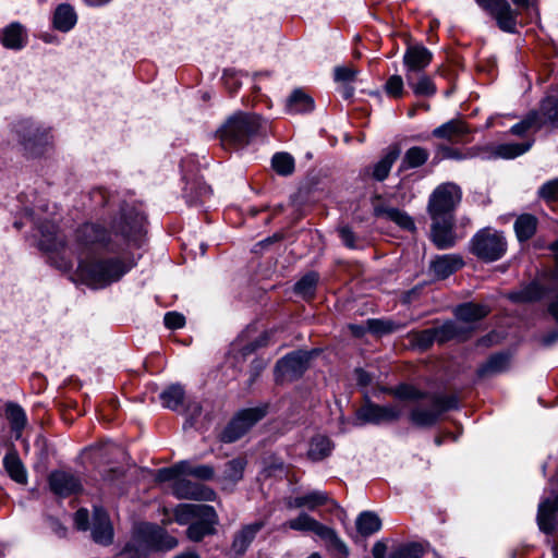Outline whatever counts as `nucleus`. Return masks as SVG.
Wrapping results in <instances>:
<instances>
[{
    "instance_id": "obj_10",
    "label": "nucleus",
    "mask_w": 558,
    "mask_h": 558,
    "mask_svg": "<svg viewBox=\"0 0 558 558\" xmlns=\"http://www.w3.org/2000/svg\"><path fill=\"white\" fill-rule=\"evenodd\" d=\"M477 5L493 16L498 27L506 33H515L518 12L507 0H474Z\"/></svg>"
},
{
    "instance_id": "obj_59",
    "label": "nucleus",
    "mask_w": 558,
    "mask_h": 558,
    "mask_svg": "<svg viewBox=\"0 0 558 558\" xmlns=\"http://www.w3.org/2000/svg\"><path fill=\"white\" fill-rule=\"evenodd\" d=\"M89 514L86 509H80L74 515V523L77 530L86 531L88 529Z\"/></svg>"
},
{
    "instance_id": "obj_63",
    "label": "nucleus",
    "mask_w": 558,
    "mask_h": 558,
    "mask_svg": "<svg viewBox=\"0 0 558 558\" xmlns=\"http://www.w3.org/2000/svg\"><path fill=\"white\" fill-rule=\"evenodd\" d=\"M551 251L554 252L555 259H556V269L553 275V281L555 284V290L558 294V240L551 244Z\"/></svg>"
},
{
    "instance_id": "obj_2",
    "label": "nucleus",
    "mask_w": 558,
    "mask_h": 558,
    "mask_svg": "<svg viewBox=\"0 0 558 558\" xmlns=\"http://www.w3.org/2000/svg\"><path fill=\"white\" fill-rule=\"evenodd\" d=\"M178 545V541L167 534V532L150 523L140 524L131 541L123 548V554L128 558H143L150 550L172 549Z\"/></svg>"
},
{
    "instance_id": "obj_14",
    "label": "nucleus",
    "mask_w": 558,
    "mask_h": 558,
    "mask_svg": "<svg viewBox=\"0 0 558 558\" xmlns=\"http://www.w3.org/2000/svg\"><path fill=\"white\" fill-rule=\"evenodd\" d=\"M173 494L179 499L214 501L216 493L202 484L185 478H178L173 484Z\"/></svg>"
},
{
    "instance_id": "obj_32",
    "label": "nucleus",
    "mask_w": 558,
    "mask_h": 558,
    "mask_svg": "<svg viewBox=\"0 0 558 558\" xmlns=\"http://www.w3.org/2000/svg\"><path fill=\"white\" fill-rule=\"evenodd\" d=\"M428 157L429 153L426 148L413 146L404 153L399 166V171L418 168L428 160Z\"/></svg>"
},
{
    "instance_id": "obj_18",
    "label": "nucleus",
    "mask_w": 558,
    "mask_h": 558,
    "mask_svg": "<svg viewBox=\"0 0 558 558\" xmlns=\"http://www.w3.org/2000/svg\"><path fill=\"white\" fill-rule=\"evenodd\" d=\"M92 536L96 543L101 545L112 543L113 527L107 512L102 508H94Z\"/></svg>"
},
{
    "instance_id": "obj_27",
    "label": "nucleus",
    "mask_w": 558,
    "mask_h": 558,
    "mask_svg": "<svg viewBox=\"0 0 558 558\" xmlns=\"http://www.w3.org/2000/svg\"><path fill=\"white\" fill-rule=\"evenodd\" d=\"M463 266V262L456 255L438 256L432 262L430 269L435 277L445 279Z\"/></svg>"
},
{
    "instance_id": "obj_22",
    "label": "nucleus",
    "mask_w": 558,
    "mask_h": 558,
    "mask_svg": "<svg viewBox=\"0 0 558 558\" xmlns=\"http://www.w3.org/2000/svg\"><path fill=\"white\" fill-rule=\"evenodd\" d=\"M488 313L489 308L486 305L472 302L461 304L454 310L457 320L461 323V325L470 327L471 330L473 329L471 325L484 318Z\"/></svg>"
},
{
    "instance_id": "obj_57",
    "label": "nucleus",
    "mask_w": 558,
    "mask_h": 558,
    "mask_svg": "<svg viewBox=\"0 0 558 558\" xmlns=\"http://www.w3.org/2000/svg\"><path fill=\"white\" fill-rule=\"evenodd\" d=\"M163 320H165V325L169 329H178V328L183 327L185 324V317L178 312H168L165 315Z\"/></svg>"
},
{
    "instance_id": "obj_53",
    "label": "nucleus",
    "mask_w": 558,
    "mask_h": 558,
    "mask_svg": "<svg viewBox=\"0 0 558 558\" xmlns=\"http://www.w3.org/2000/svg\"><path fill=\"white\" fill-rule=\"evenodd\" d=\"M186 465L182 462H179L170 468L160 469L158 471L157 478L160 482H167L172 480H178L180 475H183L182 470H184Z\"/></svg>"
},
{
    "instance_id": "obj_21",
    "label": "nucleus",
    "mask_w": 558,
    "mask_h": 558,
    "mask_svg": "<svg viewBox=\"0 0 558 558\" xmlns=\"http://www.w3.org/2000/svg\"><path fill=\"white\" fill-rule=\"evenodd\" d=\"M264 525L265 523L263 521H256L242 526V529L234 534L231 550L236 556H243Z\"/></svg>"
},
{
    "instance_id": "obj_58",
    "label": "nucleus",
    "mask_w": 558,
    "mask_h": 558,
    "mask_svg": "<svg viewBox=\"0 0 558 558\" xmlns=\"http://www.w3.org/2000/svg\"><path fill=\"white\" fill-rule=\"evenodd\" d=\"M339 236L343 244L349 248H356L355 236L352 230L344 226L338 229Z\"/></svg>"
},
{
    "instance_id": "obj_40",
    "label": "nucleus",
    "mask_w": 558,
    "mask_h": 558,
    "mask_svg": "<svg viewBox=\"0 0 558 558\" xmlns=\"http://www.w3.org/2000/svg\"><path fill=\"white\" fill-rule=\"evenodd\" d=\"M545 294V290L538 282H532L521 290L512 292L510 299L514 302H534L542 299Z\"/></svg>"
},
{
    "instance_id": "obj_17",
    "label": "nucleus",
    "mask_w": 558,
    "mask_h": 558,
    "mask_svg": "<svg viewBox=\"0 0 558 558\" xmlns=\"http://www.w3.org/2000/svg\"><path fill=\"white\" fill-rule=\"evenodd\" d=\"M48 481L50 489L60 497H68L82 488L80 480L65 471L51 472Z\"/></svg>"
},
{
    "instance_id": "obj_28",
    "label": "nucleus",
    "mask_w": 558,
    "mask_h": 558,
    "mask_svg": "<svg viewBox=\"0 0 558 558\" xmlns=\"http://www.w3.org/2000/svg\"><path fill=\"white\" fill-rule=\"evenodd\" d=\"M405 81L413 94L418 97H432L436 94L437 87L430 76L424 73L407 75Z\"/></svg>"
},
{
    "instance_id": "obj_31",
    "label": "nucleus",
    "mask_w": 558,
    "mask_h": 558,
    "mask_svg": "<svg viewBox=\"0 0 558 558\" xmlns=\"http://www.w3.org/2000/svg\"><path fill=\"white\" fill-rule=\"evenodd\" d=\"M314 109V100L301 89H295L287 100V112L291 114L306 113Z\"/></svg>"
},
{
    "instance_id": "obj_43",
    "label": "nucleus",
    "mask_w": 558,
    "mask_h": 558,
    "mask_svg": "<svg viewBox=\"0 0 558 558\" xmlns=\"http://www.w3.org/2000/svg\"><path fill=\"white\" fill-rule=\"evenodd\" d=\"M543 126V123L539 121L538 112L537 111H531L525 119L520 121L519 123L514 124L510 132L513 135L521 136L524 133H526L529 130H539Z\"/></svg>"
},
{
    "instance_id": "obj_56",
    "label": "nucleus",
    "mask_w": 558,
    "mask_h": 558,
    "mask_svg": "<svg viewBox=\"0 0 558 558\" xmlns=\"http://www.w3.org/2000/svg\"><path fill=\"white\" fill-rule=\"evenodd\" d=\"M395 396L400 399H420L423 395L413 386L400 385L395 390Z\"/></svg>"
},
{
    "instance_id": "obj_60",
    "label": "nucleus",
    "mask_w": 558,
    "mask_h": 558,
    "mask_svg": "<svg viewBox=\"0 0 558 558\" xmlns=\"http://www.w3.org/2000/svg\"><path fill=\"white\" fill-rule=\"evenodd\" d=\"M433 331H435V328L423 330L418 335V341L422 345H429L436 341V335L432 333Z\"/></svg>"
},
{
    "instance_id": "obj_11",
    "label": "nucleus",
    "mask_w": 558,
    "mask_h": 558,
    "mask_svg": "<svg viewBox=\"0 0 558 558\" xmlns=\"http://www.w3.org/2000/svg\"><path fill=\"white\" fill-rule=\"evenodd\" d=\"M310 356L311 354L305 351H296L287 354L276 364V380L282 383L300 377L307 368Z\"/></svg>"
},
{
    "instance_id": "obj_19",
    "label": "nucleus",
    "mask_w": 558,
    "mask_h": 558,
    "mask_svg": "<svg viewBox=\"0 0 558 558\" xmlns=\"http://www.w3.org/2000/svg\"><path fill=\"white\" fill-rule=\"evenodd\" d=\"M211 514L205 512L197 520L192 522L187 530L186 535L192 542H201L204 537L213 535L216 532L215 526L218 523V515L214 507H211Z\"/></svg>"
},
{
    "instance_id": "obj_64",
    "label": "nucleus",
    "mask_w": 558,
    "mask_h": 558,
    "mask_svg": "<svg viewBox=\"0 0 558 558\" xmlns=\"http://www.w3.org/2000/svg\"><path fill=\"white\" fill-rule=\"evenodd\" d=\"M287 507L289 509H300V508H305V502H304V495L303 496H298L295 498H291L287 501Z\"/></svg>"
},
{
    "instance_id": "obj_34",
    "label": "nucleus",
    "mask_w": 558,
    "mask_h": 558,
    "mask_svg": "<svg viewBox=\"0 0 558 558\" xmlns=\"http://www.w3.org/2000/svg\"><path fill=\"white\" fill-rule=\"evenodd\" d=\"M537 229V219L531 214L519 216L514 222V231L520 242L531 239Z\"/></svg>"
},
{
    "instance_id": "obj_62",
    "label": "nucleus",
    "mask_w": 558,
    "mask_h": 558,
    "mask_svg": "<svg viewBox=\"0 0 558 558\" xmlns=\"http://www.w3.org/2000/svg\"><path fill=\"white\" fill-rule=\"evenodd\" d=\"M387 546L383 542H377L373 546L372 554L374 558H387L386 557ZM390 558V556L388 557Z\"/></svg>"
},
{
    "instance_id": "obj_35",
    "label": "nucleus",
    "mask_w": 558,
    "mask_h": 558,
    "mask_svg": "<svg viewBox=\"0 0 558 558\" xmlns=\"http://www.w3.org/2000/svg\"><path fill=\"white\" fill-rule=\"evenodd\" d=\"M376 214L388 220L393 221L399 227L405 230H414L415 225L413 219L403 210L395 207H379Z\"/></svg>"
},
{
    "instance_id": "obj_48",
    "label": "nucleus",
    "mask_w": 558,
    "mask_h": 558,
    "mask_svg": "<svg viewBox=\"0 0 558 558\" xmlns=\"http://www.w3.org/2000/svg\"><path fill=\"white\" fill-rule=\"evenodd\" d=\"M366 324L371 332L379 336L393 332L397 329V325L391 320L368 319Z\"/></svg>"
},
{
    "instance_id": "obj_12",
    "label": "nucleus",
    "mask_w": 558,
    "mask_h": 558,
    "mask_svg": "<svg viewBox=\"0 0 558 558\" xmlns=\"http://www.w3.org/2000/svg\"><path fill=\"white\" fill-rule=\"evenodd\" d=\"M433 53L423 45L408 46L403 54V65L407 75H416L424 73V70L430 64Z\"/></svg>"
},
{
    "instance_id": "obj_55",
    "label": "nucleus",
    "mask_w": 558,
    "mask_h": 558,
    "mask_svg": "<svg viewBox=\"0 0 558 558\" xmlns=\"http://www.w3.org/2000/svg\"><path fill=\"white\" fill-rule=\"evenodd\" d=\"M357 71L352 66H338L335 69V80L337 82L350 83L356 77Z\"/></svg>"
},
{
    "instance_id": "obj_5",
    "label": "nucleus",
    "mask_w": 558,
    "mask_h": 558,
    "mask_svg": "<svg viewBox=\"0 0 558 558\" xmlns=\"http://www.w3.org/2000/svg\"><path fill=\"white\" fill-rule=\"evenodd\" d=\"M461 196V189L454 183L448 182L437 186L428 199L427 211L430 219L453 218Z\"/></svg>"
},
{
    "instance_id": "obj_45",
    "label": "nucleus",
    "mask_w": 558,
    "mask_h": 558,
    "mask_svg": "<svg viewBox=\"0 0 558 558\" xmlns=\"http://www.w3.org/2000/svg\"><path fill=\"white\" fill-rule=\"evenodd\" d=\"M318 281L315 272H310L302 277L294 286V291L303 298H310L314 294Z\"/></svg>"
},
{
    "instance_id": "obj_13",
    "label": "nucleus",
    "mask_w": 558,
    "mask_h": 558,
    "mask_svg": "<svg viewBox=\"0 0 558 558\" xmlns=\"http://www.w3.org/2000/svg\"><path fill=\"white\" fill-rule=\"evenodd\" d=\"M533 145V141L524 143H504L498 145L478 146L483 159H512L526 153Z\"/></svg>"
},
{
    "instance_id": "obj_8",
    "label": "nucleus",
    "mask_w": 558,
    "mask_h": 558,
    "mask_svg": "<svg viewBox=\"0 0 558 558\" xmlns=\"http://www.w3.org/2000/svg\"><path fill=\"white\" fill-rule=\"evenodd\" d=\"M267 413V407H255L239 411L227 425L221 435L225 442H233L260 421Z\"/></svg>"
},
{
    "instance_id": "obj_61",
    "label": "nucleus",
    "mask_w": 558,
    "mask_h": 558,
    "mask_svg": "<svg viewBox=\"0 0 558 558\" xmlns=\"http://www.w3.org/2000/svg\"><path fill=\"white\" fill-rule=\"evenodd\" d=\"M186 413H187L190 420H195L202 413L201 404L196 401L189 402V404L186 407Z\"/></svg>"
},
{
    "instance_id": "obj_29",
    "label": "nucleus",
    "mask_w": 558,
    "mask_h": 558,
    "mask_svg": "<svg viewBox=\"0 0 558 558\" xmlns=\"http://www.w3.org/2000/svg\"><path fill=\"white\" fill-rule=\"evenodd\" d=\"M27 41V34L24 27L19 23L8 25L1 36V43L9 49H22Z\"/></svg>"
},
{
    "instance_id": "obj_50",
    "label": "nucleus",
    "mask_w": 558,
    "mask_h": 558,
    "mask_svg": "<svg viewBox=\"0 0 558 558\" xmlns=\"http://www.w3.org/2000/svg\"><path fill=\"white\" fill-rule=\"evenodd\" d=\"M442 155L445 158L448 159H454V160H462L468 158H475L480 157L482 158V150H478V147H472L466 150V153L462 154L457 149L450 148V147H444Z\"/></svg>"
},
{
    "instance_id": "obj_3",
    "label": "nucleus",
    "mask_w": 558,
    "mask_h": 558,
    "mask_svg": "<svg viewBox=\"0 0 558 558\" xmlns=\"http://www.w3.org/2000/svg\"><path fill=\"white\" fill-rule=\"evenodd\" d=\"M267 122L255 113L236 112L219 130L225 147L246 146L266 126Z\"/></svg>"
},
{
    "instance_id": "obj_41",
    "label": "nucleus",
    "mask_w": 558,
    "mask_h": 558,
    "mask_svg": "<svg viewBox=\"0 0 558 558\" xmlns=\"http://www.w3.org/2000/svg\"><path fill=\"white\" fill-rule=\"evenodd\" d=\"M5 413L10 421L12 430L16 434V437H20L27 423L25 411L16 403H8Z\"/></svg>"
},
{
    "instance_id": "obj_38",
    "label": "nucleus",
    "mask_w": 558,
    "mask_h": 558,
    "mask_svg": "<svg viewBox=\"0 0 558 558\" xmlns=\"http://www.w3.org/2000/svg\"><path fill=\"white\" fill-rule=\"evenodd\" d=\"M381 527L379 517L372 511L362 512L356 519V529L363 536H369Z\"/></svg>"
},
{
    "instance_id": "obj_44",
    "label": "nucleus",
    "mask_w": 558,
    "mask_h": 558,
    "mask_svg": "<svg viewBox=\"0 0 558 558\" xmlns=\"http://www.w3.org/2000/svg\"><path fill=\"white\" fill-rule=\"evenodd\" d=\"M275 171L280 175H289L294 170V159L288 153H277L271 159Z\"/></svg>"
},
{
    "instance_id": "obj_24",
    "label": "nucleus",
    "mask_w": 558,
    "mask_h": 558,
    "mask_svg": "<svg viewBox=\"0 0 558 558\" xmlns=\"http://www.w3.org/2000/svg\"><path fill=\"white\" fill-rule=\"evenodd\" d=\"M470 327L461 325L458 320H448L439 327H435V331L432 333L436 335V342L442 343L449 340H464L469 332Z\"/></svg>"
},
{
    "instance_id": "obj_7",
    "label": "nucleus",
    "mask_w": 558,
    "mask_h": 558,
    "mask_svg": "<svg viewBox=\"0 0 558 558\" xmlns=\"http://www.w3.org/2000/svg\"><path fill=\"white\" fill-rule=\"evenodd\" d=\"M291 529L298 532H313L322 539L328 542L339 550H345L347 547L343 542L338 537L336 531L306 512H301L296 518L291 519L282 524V529Z\"/></svg>"
},
{
    "instance_id": "obj_16",
    "label": "nucleus",
    "mask_w": 558,
    "mask_h": 558,
    "mask_svg": "<svg viewBox=\"0 0 558 558\" xmlns=\"http://www.w3.org/2000/svg\"><path fill=\"white\" fill-rule=\"evenodd\" d=\"M430 236L439 250L454 246L457 236L453 232V218L432 219Z\"/></svg>"
},
{
    "instance_id": "obj_1",
    "label": "nucleus",
    "mask_w": 558,
    "mask_h": 558,
    "mask_svg": "<svg viewBox=\"0 0 558 558\" xmlns=\"http://www.w3.org/2000/svg\"><path fill=\"white\" fill-rule=\"evenodd\" d=\"M145 216L133 207L121 208L107 230L99 223H84L75 231V241L68 245L54 223L39 226L38 247L48 254L52 265L63 271L77 262L82 280L93 288H104L120 280L134 265L133 258L96 259L102 252L124 253L140 246L144 233Z\"/></svg>"
},
{
    "instance_id": "obj_23",
    "label": "nucleus",
    "mask_w": 558,
    "mask_h": 558,
    "mask_svg": "<svg viewBox=\"0 0 558 558\" xmlns=\"http://www.w3.org/2000/svg\"><path fill=\"white\" fill-rule=\"evenodd\" d=\"M211 507L208 505L181 504L173 509L174 520L180 525L191 524L201 515H204L205 512L213 515Z\"/></svg>"
},
{
    "instance_id": "obj_26",
    "label": "nucleus",
    "mask_w": 558,
    "mask_h": 558,
    "mask_svg": "<svg viewBox=\"0 0 558 558\" xmlns=\"http://www.w3.org/2000/svg\"><path fill=\"white\" fill-rule=\"evenodd\" d=\"M77 22V14L74 8L69 3L59 4L53 13V27L60 32L71 31Z\"/></svg>"
},
{
    "instance_id": "obj_36",
    "label": "nucleus",
    "mask_w": 558,
    "mask_h": 558,
    "mask_svg": "<svg viewBox=\"0 0 558 558\" xmlns=\"http://www.w3.org/2000/svg\"><path fill=\"white\" fill-rule=\"evenodd\" d=\"M333 446L326 436L318 435L312 438L307 456L313 461H320L330 456Z\"/></svg>"
},
{
    "instance_id": "obj_6",
    "label": "nucleus",
    "mask_w": 558,
    "mask_h": 558,
    "mask_svg": "<svg viewBox=\"0 0 558 558\" xmlns=\"http://www.w3.org/2000/svg\"><path fill=\"white\" fill-rule=\"evenodd\" d=\"M16 132L21 137L24 149L34 157H38L48 151L51 146V135L47 128L37 123L24 120L16 125Z\"/></svg>"
},
{
    "instance_id": "obj_4",
    "label": "nucleus",
    "mask_w": 558,
    "mask_h": 558,
    "mask_svg": "<svg viewBox=\"0 0 558 558\" xmlns=\"http://www.w3.org/2000/svg\"><path fill=\"white\" fill-rule=\"evenodd\" d=\"M507 246L504 233L490 228L480 230L471 241L472 253L485 262H496L502 258Z\"/></svg>"
},
{
    "instance_id": "obj_49",
    "label": "nucleus",
    "mask_w": 558,
    "mask_h": 558,
    "mask_svg": "<svg viewBox=\"0 0 558 558\" xmlns=\"http://www.w3.org/2000/svg\"><path fill=\"white\" fill-rule=\"evenodd\" d=\"M423 555V548L418 544H409L396 548L391 554L390 558H421Z\"/></svg>"
},
{
    "instance_id": "obj_20",
    "label": "nucleus",
    "mask_w": 558,
    "mask_h": 558,
    "mask_svg": "<svg viewBox=\"0 0 558 558\" xmlns=\"http://www.w3.org/2000/svg\"><path fill=\"white\" fill-rule=\"evenodd\" d=\"M470 132L471 130L465 122L460 119H452L434 129L432 134L436 138H442L451 143H461Z\"/></svg>"
},
{
    "instance_id": "obj_46",
    "label": "nucleus",
    "mask_w": 558,
    "mask_h": 558,
    "mask_svg": "<svg viewBox=\"0 0 558 558\" xmlns=\"http://www.w3.org/2000/svg\"><path fill=\"white\" fill-rule=\"evenodd\" d=\"M186 466L182 470L183 475H191L201 480H210L213 478L215 472L210 465H191L187 461H181Z\"/></svg>"
},
{
    "instance_id": "obj_37",
    "label": "nucleus",
    "mask_w": 558,
    "mask_h": 558,
    "mask_svg": "<svg viewBox=\"0 0 558 558\" xmlns=\"http://www.w3.org/2000/svg\"><path fill=\"white\" fill-rule=\"evenodd\" d=\"M246 466L244 458H235L228 461L222 472V481L225 485H235L243 478V473Z\"/></svg>"
},
{
    "instance_id": "obj_42",
    "label": "nucleus",
    "mask_w": 558,
    "mask_h": 558,
    "mask_svg": "<svg viewBox=\"0 0 558 558\" xmlns=\"http://www.w3.org/2000/svg\"><path fill=\"white\" fill-rule=\"evenodd\" d=\"M509 365V356L507 354H495L478 368V375L485 376L488 374H496L507 369Z\"/></svg>"
},
{
    "instance_id": "obj_47",
    "label": "nucleus",
    "mask_w": 558,
    "mask_h": 558,
    "mask_svg": "<svg viewBox=\"0 0 558 558\" xmlns=\"http://www.w3.org/2000/svg\"><path fill=\"white\" fill-rule=\"evenodd\" d=\"M385 92L390 97L401 98L404 94V82L402 76L399 74L391 75L385 84Z\"/></svg>"
},
{
    "instance_id": "obj_39",
    "label": "nucleus",
    "mask_w": 558,
    "mask_h": 558,
    "mask_svg": "<svg viewBox=\"0 0 558 558\" xmlns=\"http://www.w3.org/2000/svg\"><path fill=\"white\" fill-rule=\"evenodd\" d=\"M184 399V389L181 385L174 384L166 388L160 393L162 405L167 409L177 411L182 405Z\"/></svg>"
},
{
    "instance_id": "obj_52",
    "label": "nucleus",
    "mask_w": 558,
    "mask_h": 558,
    "mask_svg": "<svg viewBox=\"0 0 558 558\" xmlns=\"http://www.w3.org/2000/svg\"><path fill=\"white\" fill-rule=\"evenodd\" d=\"M538 196L546 202L558 201V179L544 183L538 190Z\"/></svg>"
},
{
    "instance_id": "obj_30",
    "label": "nucleus",
    "mask_w": 558,
    "mask_h": 558,
    "mask_svg": "<svg viewBox=\"0 0 558 558\" xmlns=\"http://www.w3.org/2000/svg\"><path fill=\"white\" fill-rule=\"evenodd\" d=\"M399 156L400 149L398 146L389 147L387 153L374 165L372 177L379 182L386 180Z\"/></svg>"
},
{
    "instance_id": "obj_54",
    "label": "nucleus",
    "mask_w": 558,
    "mask_h": 558,
    "mask_svg": "<svg viewBox=\"0 0 558 558\" xmlns=\"http://www.w3.org/2000/svg\"><path fill=\"white\" fill-rule=\"evenodd\" d=\"M223 84L230 93L236 92L241 86L239 73L234 70H226L222 75Z\"/></svg>"
},
{
    "instance_id": "obj_25",
    "label": "nucleus",
    "mask_w": 558,
    "mask_h": 558,
    "mask_svg": "<svg viewBox=\"0 0 558 558\" xmlns=\"http://www.w3.org/2000/svg\"><path fill=\"white\" fill-rule=\"evenodd\" d=\"M538 117L543 125H558V88L551 89L542 100Z\"/></svg>"
},
{
    "instance_id": "obj_9",
    "label": "nucleus",
    "mask_w": 558,
    "mask_h": 558,
    "mask_svg": "<svg viewBox=\"0 0 558 558\" xmlns=\"http://www.w3.org/2000/svg\"><path fill=\"white\" fill-rule=\"evenodd\" d=\"M457 407L458 400L456 397L437 396L433 398L430 409L421 405L415 407L411 411L410 420L418 427H428L434 425L444 412Z\"/></svg>"
},
{
    "instance_id": "obj_51",
    "label": "nucleus",
    "mask_w": 558,
    "mask_h": 558,
    "mask_svg": "<svg viewBox=\"0 0 558 558\" xmlns=\"http://www.w3.org/2000/svg\"><path fill=\"white\" fill-rule=\"evenodd\" d=\"M328 495L322 490H314L304 495L305 508L315 510L317 507L327 504Z\"/></svg>"
},
{
    "instance_id": "obj_15",
    "label": "nucleus",
    "mask_w": 558,
    "mask_h": 558,
    "mask_svg": "<svg viewBox=\"0 0 558 558\" xmlns=\"http://www.w3.org/2000/svg\"><path fill=\"white\" fill-rule=\"evenodd\" d=\"M401 413L396 405L366 404L359 410L357 416L365 423L380 424L398 420Z\"/></svg>"
},
{
    "instance_id": "obj_33",
    "label": "nucleus",
    "mask_w": 558,
    "mask_h": 558,
    "mask_svg": "<svg viewBox=\"0 0 558 558\" xmlns=\"http://www.w3.org/2000/svg\"><path fill=\"white\" fill-rule=\"evenodd\" d=\"M3 465L10 477L20 484H25L27 481L26 470L14 451H10L3 459Z\"/></svg>"
}]
</instances>
